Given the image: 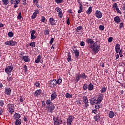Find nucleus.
<instances>
[{"label":"nucleus","mask_w":125,"mask_h":125,"mask_svg":"<svg viewBox=\"0 0 125 125\" xmlns=\"http://www.w3.org/2000/svg\"><path fill=\"white\" fill-rule=\"evenodd\" d=\"M45 20H46V18H45V17L43 16L41 17V19L40 20V21H41V22H43V23H44L45 22Z\"/></svg>","instance_id":"35"},{"label":"nucleus","mask_w":125,"mask_h":125,"mask_svg":"<svg viewBox=\"0 0 125 125\" xmlns=\"http://www.w3.org/2000/svg\"><path fill=\"white\" fill-rule=\"evenodd\" d=\"M82 102V101L81 100H78L76 101L77 104L78 105V106H82V105H83Z\"/></svg>","instance_id":"36"},{"label":"nucleus","mask_w":125,"mask_h":125,"mask_svg":"<svg viewBox=\"0 0 125 125\" xmlns=\"http://www.w3.org/2000/svg\"><path fill=\"white\" fill-rule=\"evenodd\" d=\"M22 58L25 62H29L30 61V57L28 56H23Z\"/></svg>","instance_id":"22"},{"label":"nucleus","mask_w":125,"mask_h":125,"mask_svg":"<svg viewBox=\"0 0 125 125\" xmlns=\"http://www.w3.org/2000/svg\"><path fill=\"white\" fill-rule=\"evenodd\" d=\"M65 96L66 98H72V97H73V95L70 94L69 93H67L65 94Z\"/></svg>","instance_id":"39"},{"label":"nucleus","mask_w":125,"mask_h":125,"mask_svg":"<svg viewBox=\"0 0 125 125\" xmlns=\"http://www.w3.org/2000/svg\"><path fill=\"white\" fill-rule=\"evenodd\" d=\"M112 41H113V37H110L108 38V42H112Z\"/></svg>","instance_id":"61"},{"label":"nucleus","mask_w":125,"mask_h":125,"mask_svg":"<svg viewBox=\"0 0 125 125\" xmlns=\"http://www.w3.org/2000/svg\"><path fill=\"white\" fill-rule=\"evenodd\" d=\"M31 47H35L36 46V43L34 42H32L30 43Z\"/></svg>","instance_id":"52"},{"label":"nucleus","mask_w":125,"mask_h":125,"mask_svg":"<svg viewBox=\"0 0 125 125\" xmlns=\"http://www.w3.org/2000/svg\"><path fill=\"white\" fill-rule=\"evenodd\" d=\"M56 97H57L56 92H53L51 95V100L50 99L46 100V104L47 106L46 107V110L48 113H51V114L53 113V111H54V109H55V106L53 104V103L51 101L54 100Z\"/></svg>","instance_id":"1"},{"label":"nucleus","mask_w":125,"mask_h":125,"mask_svg":"<svg viewBox=\"0 0 125 125\" xmlns=\"http://www.w3.org/2000/svg\"><path fill=\"white\" fill-rule=\"evenodd\" d=\"M34 85L36 86V87H39L40 85H41V84L38 82H35Z\"/></svg>","instance_id":"41"},{"label":"nucleus","mask_w":125,"mask_h":125,"mask_svg":"<svg viewBox=\"0 0 125 125\" xmlns=\"http://www.w3.org/2000/svg\"><path fill=\"white\" fill-rule=\"evenodd\" d=\"M31 37L30 38V39L31 40H35V39H36V38H37V36H36L35 35H31Z\"/></svg>","instance_id":"64"},{"label":"nucleus","mask_w":125,"mask_h":125,"mask_svg":"<svg viewBox=\"0 0 125 125\" xmlns=\"http://www.w3.org/2000/svg\"><path fill=\"white\" fill-rule=\"evenodd\" d=\"M74 119H75V117L73 115H70L67 119V125H71L72 122L74 121Z\"/></svg>","instance_id":"8"},{"label":"nucleus","mask_w":125,"mask_h":125,"mask_svg":"<svg viewBox=\"0 0 125 125\" xmlns=\"http://www.w3.org/2000/svg\"><path fill=\"white\" fill-rule=\"evenodd\" d=\"M115 48L116 53H119V51H120V49L121 48V45L120 44H117L115 45Z\"/></svg>","instance_id":"21"},{"label":"nucleus","mask_w":125,"mask_h":125,"mask_svg":"<svg viewBox=\"0 0 125 125\" xmlns=\"http://www.w3.org/2000/svg\"><path fill=\"white\" fill-rule=\"evenodd\" d=\"M114 21H115L116 24H119L121 23V18L118 16H117L114 18Z\"/></svg>","instance_id":"16"},{"label":"nucleus","mask_w":125,"mask_h":125,"mask_svg":"<svg viewBox=\"0 0 125 125\" xmlns=\"http://www.w3.org/2000/svg\"><path fill=\"white\" fill-rule=\"evenodd\" d=\"M55 10L58 12V13H60V12H62V10L60 7H56L55 8Z\"/></svg>","instance_id":"43"},{"label":"nucleus","mask_w":125,"mask_h":125,"mask_svg":"<svg viewBox=\"0 0 125 125\" xmlns=\"http://www.w3.org/2000/svg\"><path fill=\"white\" fill-rule=\"evenodd\" d=\"M2 1L3 2V5H5V6H6V5L9 3L8 0H2Z\"/></svg>","instance_id":"31"},{"label":"nucleus","mask_w":125,"mask_h":125,"mask_svg":"<svg viewBox=\"0 0 125 125\" xmlns=\"http://www.w3.org/2000/svg\"><path fill=\"white\" fill-rule=\"evenodd\" d=\"M67 61L68 62H71L72 61V56H71V53L68 52L67 54Z\"/></svg>","instance_id":"24"},{"label":"nucleus","mask_w":125,"mask_h":125,"mask_svg":"<svg viewBox=\"0 0 125 125\" xmlns=\"http://www.w3.org/2000/svg\"><path fill=\"white\" fill-rule=\"evenodd\" d=\"M83 29V27L82 26H78L76 28V32H80V31H81V30H82Z\"/></svg>","instance_id":"46"},{"label":"nucleus","mask_w":125,"mask_h":125,"mask_svg":"<svg viewBox=\"0 0 125 125\" xmlns=\"http://www.w3.org/2000/svg\"><path fill=\"white\" fill-rule=\"evenodd\" d=\"M0 107L4 106V101L2 100H0Z\"/></svg>","instance_id":"45"},{"label":"nucleus","mask_w":125,"mask_h":125,"mask_svg":"<svg viewBox=\"0 0 125 125\" xmlns=\"http://www.w3.org/2000/svg\"><path fill=\"white\" fill-rule=\"evenodd\" d=\"M54 124L55 125H61L62 124V120L60 118L53 117Z\"/></svg>","instance_id":"6"},{"label":"nucleus","mask_w":125,"mask_h":125,"mask_svg":"<svg viewBox=\"0 0 125 125\" xmlns=\"http://www.w3.org/2000/svg\"><path fill=\"white\" fill-rule=\"evenodd\" d=\"M56 84H57V83L55 79H53L49 82V86L51 88L56 86Z\"/></svg>","instance_id":"5"},{"label":"nucleus","mask_w":125,"mask_h":125,"mask_svg":"<svg viewBox=\"0 0 125 125\" xmlns=\"http://www.w3.org/2000/svg\"><path fill=\"white\" fill-rule=\"evenodd\" d=\"M82 79H86L87 76L85 75V73L82 72Z\"/></svg>","instance_id":"44"},{"label":"nucleus","mask_w":125,"mask_h":125,"mask_svg":"<svg viewBox=\"0 0 125 125\" xmlns=\"http://www.w3.org/2000/svg\"><path fill=\"white\" fill-rule=\"evenodd\" d=\"M62 82V79H61V77H59L58 80L57 81V84H60Z\"/></svg>","instance_id":"37"},{"label":"nucleus","mask_w":125,"mask_h":125,"mask_svg":"<svg viewBox=\"0 0 125 125\" xmlns=\"http://www.w3.org/2000/svg\"><path fill=\"white\" fill-rule=\"evenodd\" d=\"M91 12H92V7H90L86 12V13H87L88 15H89V14H91Z\"/></svg>","instance_id":"28"},{"label":"nucleus","mask_w":125,"mask_h":125,"mask_svg":"<svg viewBox=\"0 0 125 125\" xmlns=\"http://www.w3.org/2000/svg\"><path fill=\"white\" fill-rule=\"evenodd\" d=\"M14 35V33H13V32H12V31H10L8 33V36L10 38H12V37H13Z\"/></svg>","instance_id":"38"},{"label":"nucleus","mask_w":125,"mask_h":125,"mask_svg":"<svg viewBox=\"0 0 125 125\" xmlns=\"http://www.w3.org/2000/svg\"><path fill=\"white\" fill-rule=\"evenodd\" d=\"M5 45H9V46H15L17 44V42L16 41H13V40H9L6 41L5 42Z\"/></svg>","instance_id":"3"},{"label":"nucleus","mask_w":125,"mask_h":125,"mask_svg":"<svg viewBox=\"0 0 125 125\" xmlns=\"http://www.w3.org/2000/svg\"><path fill=\"white\" fill-rule=\"evenodd\" d=\"M53 42H54V38H52L50 41V44L51 45L52 43H53Z\"/></svg>","instance_id":"56"},{"label":"nucleus","mask_w":125,"mask_h":125,"mask_svg":"<svg viewBox=\"0 0 125 125\" xmlns=\"http://www.w3.org/2000/svg\"><path fill=\"white\" fill-rule=\"evenodd\" d=\"M106 91H107V88H106V87H105V86L102 87L100 90V91L102 93H104L106 92Z\"/></svg>","instance_id":"32"},{"label":"nucleus","mask_w":125,"mask_h":125,"mask_svg":"<svg viewBox=\"0 0 125 125\" xmlns=\"http://www.w3.org/2000/svg\"><path fill=\"white\" fill-rule=\"evenodd\" d=\"M94 87V86L92 83H90L88 87V90L91 91L93 90V88Z\"/></svg>","instance_id":"29"},{"label":"nucleus","mask_w":125,"mask_h":125,"mask_svg":"<svg viewBox=\"0 0 125 125\" xmlns=\"http://www.w3.org/2000/svg\"><path fill=\"white\" fill-rule=\"evenodd\" d=\"M42 107H45V105H46V104H45V102H44V101H43L42 102Z\"/></svg>","instance_id":"62"},{"label":"nucleus","mask_w":125,"mask_h":125,"mask_svg":"<svg viewBox=\"0 0 125 125\" xmlns=\"http://www.w3.org/2000/svg\"><path fill=\"white\" fill-rule=\"evenodd\" d=\"M79 10L78 11V13L80 14V13H82L83 11V7L79 6Z\"/></svg>","instance_id":"42"},{"label":"nucleus","mask_w":125,"mask_h":125,"mask_svg":"<svg viewBox=\"0 0 125 125\" xmlns=\"http://www.w3.org/2000/svg\"><path fill=\"white\" fill-rule=\"evenodd\" d=\"M112 5V8L113 10H115V9H117V8H118V4H117V3H113Z\"/></svg>","instance_id":"34"},{"label":"nucleus","mask_w":125,"mask_h":125,"mask_svg":"<svg viewBox=\"0 0 125 125\" xmlns=\"http://www.w3.org/2000/svg\"><path fill=\"white\" fill-rule=\"evenodd\" d=\"M77 2L79 4V6L83 7V2L81 1V0H77Z\"/></svg>","instance_id":"50"},{"label":"nucleus","mask_w":125,"mask_h":125,"mask_svg":"<svg viewBox=\"0 0 125 125\" xmlns=\"http://www.w3.org/2000/svg\"><path fill=\"white\" fill-rule=\"evenodd\" d=\"M23 68H24V71L25 73H26V72H28V67L26 65H24Z\"/></svg>","instance_id":"49"},{"label":"nucleus","mask_w":125,"mask_h":125,"mask_svg":"<svg viewBox=\"0 0 125 125\" xmlns=\"http://www.w3.org/2000/svg\"><path fill=\"white\" fill-rule=\"evenodd\" d=\"M90 103L91 105H96V104H100L96 98H93L90 100Z\"/></svg>","instance_id":"11"},{"label":"nucleus","mask_w":125,"mask_h":125,"mask_svg":"<svg viewBox=\"0 0 125 125\" xmlns=\"http://www.w3.org/2000/svg\"><path fill=\"white\" fill-rule=\"evenodd\" d=\"M55 2L57 4H60V3H63L64 2V0H55Z\"/></svg>","instance_id":"33"},{"label":"nucleus","mask_w":125,"mask_h":125,"mask_svg":"<svg viewBox=\"0 0 125 125\" xmlns=\"http://www.w3.org/2000/svg\"><path fill=\"white\" fill-rule=\"evenodd\" d=\"M95 14L97 18H101L102 17V13L99 10H96Z\"/></svg>","instance_id":"14"},{"label":"nucleus","mask_w":125,"mask_h":125,"mask_svg":"<svg viewBox=\"0 0 125 125\" xmlns=\"http://www.w3.org/2000/svg\"><path fill=\"white\" fill-rule=\"evenodd\" d=\"M86 42L87 44H90V45H92L94 43V41L91 38H87L86 40Z\"/></svg>","instance_id":"13"},{"label":"nucleus","mask_w":125,"mask_h":125,"mask_svg":"<svg viewBox=\"0 0 125 125\" xmlns=\"http://www.w3.org/2000/svg\"><path fill=\"white\" fill-rule=\"evenodd\" d=\"M31 33V36L32 35H35V34L36 33V30H32L30 31Z\"/></svg>","instance_id":"59"},{"label":"nucleus","mask_w":125,"mask_h":125,"mask_svg":"<svg viewBox=\"0 0 125 125\" xmlns=\"http://www.w3.org/2000/svg\"><path fill=\"white\" fill-rule=\"evenodd\" d=\"M12 70H13V66H8L5 69V73L8 74H10L11 72H12Z\"/></svg>","instance_id":"10"},{"label":"nucleus","mask_w":125,"mask_h":125,"mask_svg":"<svg viewBox=\"0 0 125 125\" xmlns=\"http://www.w3.org/2000/svg\"><path fill=\"white\" fill-rule=\"evenodd\" d=\"M80 76H79V74H77L76 75V83H78V82L79 81H80Z\"/></svg>","instance_id":"47"},{"label":"nucleus","mask_w":125,"mask_h":125,"mask_svg":"<svg viewBox=\"0 0 125 125\" xmlns=\"http://www.w3.org/2000/svg\"><path fill=\"white\" fill-rule=\"evenodd\" d=\"M27 0H22L23 4L24 6H27L28 5V4H27Z\"/></svg>","instance_id":"60"},{"label":"nucleus","mask_w":125,"mask_h":125,"mask_svg":"<svg viewBox=\"0 0 125 125\" xmlns=\"http://www.w3.org/2000/svg\"><path fill=\"white\" fill-rule=\"evenodd\" d=\"M89 47L92 49L94 53L95 54L98 53L100 49V45H97L95 43H93V45H90Z\"/></svg>","instance_id":"2"},{"label":"nucleus","mask_w":125,"mask_h":125,"mask_svg":"<svg viewBox=\"0 0 125 125\" xmlns=\"http://www.w3.org/2000/svg\"><path fill=\"white\" fill-rule=\"evenodd\" d=\"M123 27H124V23L121 22L119 24V29H122Z\"/></svg>","instance_id":"58"},{"label":"nucleus","mask_w":125,"mask_h":125,"mask_svg":"<svg viewBox=\"0 0 125 125\" xmlns=\"http://www.w3.org/2000/svg\"><path fill=\"white\" fill-rule=\"evenodd\" d=\"M35 62L36 64H39V63L43 64V60L42 59V56H41V55H38L36 60H35Z\"/></svg>","instance_id":"7"},{"label":"nucleus","mask_w":125,"mask_h":125,"mask_svg":"<svg viewBox=\"0 0 125 125\" xmlns=\"http://www.w3.org/2000/svg\"><path fill=\"white\" fill-rule=\"evenodd\" d=\"M114 116L115 113L112 111H110L108 114L109 118H110V119H113V118H114Z\"/></svg>","instance_id":"26"},{"label":"nucleus","mask_w":125,"mask_h":125,"mask_svg":"<svg viewBox=\"0 0 125 125\" xmlns=\"http://www.w3.org/2000/svg\"><path fill=\"white\" fill-rule=\"evenodd\" d=\"M8 112L10 114H13L14 113V109L15 108L14 107V104L9 103L8 105Z\"/></svg>","instance_id":"4"},{"label":"nucleus","mask_w":125,"mask_h":125,"mask_svg":"<svg viewBox=\"0 0 125 125\" xmlns=\"http://www.w3.org/2000/svg\"><path fill=\"white\" fill-rule=\"evenodd\" d=\"M44 34L45 36H48V35H49V29L48 28L45 29L44 30Z\"/></svg>","instance_id":"30"},{"label":"nucleus","mask_w":125,"mask_h":125,"mask_svg":"<svg viewBox=\"0 0 125 125\" xmlns=\"http://www.w3.org/2000/svg\"><path fill=\"white\" fill-rule=\"evenodd\" d=\"M116 10L117 13H119V14H122V12H121V10H120V9H119L118 7L116 9Z\"/></svg>","instance_id":"57"},{"label":"nucleus","mask_w":125,"mask_h":125,"mask_svg":"<svg viewBox=\"0 0 125 125\" xmlns=\"http://www.w3.org/2000/svg\"><path fill=\"white\" fill-rule=\"evenodd\" d=\"M22 13H21V12H20L19 14H18V16H17V19H19V20H20V19H22Z\"/></svg>","instance_id":"40"},{"label":"nucleus","mask_w":125,"mask_h":125,"mask_svg":"<svg viewBox=\"0 0 125 125\" xmlns=\"http://www.w3.org/2000/svg\"><path fill=\"white\" fill-rule=\"evenodd\" d=\"M83 89L84 90H86V89H87V84L86 85H84L83 86Z\"/></svg>","instance_id":"63"},{"label":"nucleus","mask_w":125,"mask_h":125,"mask_svg":"<svg viewBox=\"0 0 125 125\" xmlns=\"http://www.w3.org/2000/svg\"><path fill=\"white\" fill-rule=\"evenodd\" d=\"M58 16L60 18H62V17H63V12L62 11L60 13H58Z\"/></svg>","instance_id":"51"},{"label":"nucleus","mask_w":125,"mask_h":125,"mask_svg":"<svg viewBox=\"0 0 125 125\" xmlns=\"http://www.w3.org/2000/svg\"><path fill=\"white\" fill-rule=\"evenodd\" d=\"M81 46H84L85 45V42L84 41H81L80 42Z\"/></svg>","instance_id":"55"},{"label":"nucleus","mask_w":125,"mask_h":125,"mask_svg":"<svg viewBox=\"0 0 125 125\" xmlns=\"http://www.w3.org/2000/svg\"><path fill=\"white\" fill-rule=\"evenodd\" d=\"M39 13H40V11L38 9L36 10L31 16V19H35L37 17V15L39 14Z\"/></svg>","instance_id":"17"},{"label":"nucleus","mask_w":125,"mask_h":125,"mask_svg":"<svg viewBox=\"0 0 125 125\" xmlns=\"http://www.w3.org/2000/svg\"><path fill=\"white\" fill-rule=\"evenodd\" d=\"M99 28L100 31H103V30L105 29V27H104L103 25H100Z\"/></svg>","instance_id":"53"},{"label":"nucleus","mask_w":125,"mask_h":125,"mask_svg":"<svg viewBox=\"0 0 125 125\" xmlns=\"http://www.w3.org/2000/svg\"><path fill=\"white\" fill-rule=\"evenodd\" d=\"M97 100H98V103L100 104L101 101L103 100V95H99L98 98H97Z\"/></svg>","instance_id":"19"},{"label":"nucleus","mask_w":125,"mask_h":125,"mask_svg":"<svg viewBox=\"0 0 125 125\" xmlns=\"http://www.w3.org/2000/svg\"><path fill=\"white\" fill-rule=\"evenodd\" d=\"M95 109H100L101 105H99V104H98L95 106Z\"/></svg>","instance_id":"54"},{"label":"nucleus","mask_w":125,"mask_h":125,"mask_svg":"<svg viewBox=\"0 0 125 125\" xmlns=\"http://www.w3.org/2000/svg\"><path fill=\"white\" fill-rule=\"evenodd\" d=\"M100 117H101L100 114L98 113V114L96 115V116L94 117V119L95 120L96 122H98V120H100Z\"/></svg>","instance_id":"27"},{"label":"nucleus","mask_w":125,"mask_h":125,"mask_svg":"<svg viewBox=\"0 0 125 125\" xmlns=\"http://www.w3.org/2000/svg\"><path fill=\"white\" fill-rule=\"evenodd\" d=\"M22 123V121H21V119H16L15 121V124L16 125H21Z\"/></svg>","instance_id":"25"},{"label":"nucleus","mask_w":125,"mask_h":125,"mask_svg":"<svg viewBox=\"0 0 125 125\" xmlns=\"http://www.w3.org/2000/svg\"><path fill=\"white\" fill-rule=\"evenodd\" d=\"M24 100H25V98H24V97L21 96L20 97V102H24Z\"/></svg>","instance_id":"48"},{"label":"nucleus","mask_w":125,"mask_h":125,"mask_svg":"<svg viewBox=\"0 0 125 125\" xmlns=\"http://www.w3.org/2000/svg\"><path fill=\"white\" fill-rule=\"evenodd\" d=\"M73 53L75 54V58H79V56H80V52L78 50L76 49Z\"/></svg>","instance_id":"23"},{"label":"nucleus","mask_w":125,"mask_h":125,"mask_svg":"<svg viewBox=\"0 0 125 125\" xmlns=\"http://www.w3.org/2000/svg\"><path fill=\"white\" fill-rule=\"evenodd\" d=\"M5 94L9 96L11 94V89L9 87H6L5 88Z\"/></svg>","instance_id":"12"},{"label":"nucleus","mask_w":125,"mask_h":125,"mask_svg":"<svg viewBox=\"0 0 125 125\" xmlns=\"http://www.w3.org/2000/svg\"><path fill=\"white\" fill-rule=\"evenodd\" d=\"M13 118L15 120H20V118H21V115L18 113H15L14 114Z\"/></svg>","instance_id":"20"},{"label":"nucleus","mask_w":125,"mask_h":125,"mask_svg":"<svg viewBox=\"0 0 125 125\" xmlns=\"http://www.w3.org/2000/svg\"><path fill=\"white\" fill-rule=\"evenodd\" d=\"M50 24H51V25H52V26H54L55 25H56V24L55 23L56 22V20L55 19H54L53 18H50L49 20Z\"/></svg>","instance_id":"15"},{"label":"nucleus","mask_w":125,"mask_h":125,"mask_svg":"<svg viewBox=\"0 0 125 125\" xmlns=\"http://www.w3.org/2000/svg\"><path fill=\"white\" fill-rule=\"evenodd\" d=\"M83 102H84L85 104V107L87 108L89 106V104L88 103H89V102H88V99L87 98V97L86 96H83Z\"/></svg>","instance_id":"9"},{"label":"nucleus","mask_w":125,"mask_h":125,"mask_svg":"<svg viewBox=\"0 0 125 125\" xmlns=\"http://www.w3.org/2000/svg\"><path fill=\"white\" fill-rule=\"evenodd\" d=\"M41 94H42V90L41 89L37 90L34 93V95L35 97H38V96L41 95Z\"/></svg>","instance_id":"18"}]
</instances>
